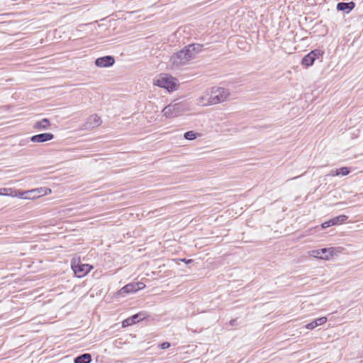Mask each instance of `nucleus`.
Returning <instances> with one entry per match:
<instances>
[{
    "instance_id": "nucleus-1",
    "label": "nucleus",
    "mask_w": 363,
    "mask_h": 363,
    "mask_svg": "<svg viewBox=\"0 0 363 363\" xmlns=\"http://www.w3.org/2000/svg\"><path fill=\"white\" fill-rule=\"evenodd\" d=\"M201 45H189L171 57L169 65L172 69H179L194 59L196 55L201 51Z\"/></svg>"
},
{
    "instance_id": "nucleus-2",
    "label": "nucleus",
    "mask_w": 363,
    "mask_h": 363,
    "mask_svg": "<svg viewBox=\"0 0 363 363\" xmlns=\"http://www.w3.org/2000/svg\"><path fill=\"white\" fill-rule=\"evenodd\" d=\"M189 110L188 105L184 101L173 102L162 109V113L167 118H174L182 115Z\"/></svg>"
},
{
    "instance_id": "nucleus-3",
    "label": "nucleus",
    "mask_w": 363,
    "mask_h": 363,
    "mask_svg": "<svg viewBox=\"0 0 363 363\" xmlns=\"http://www.w3.org/2000/svg\"><path fill=\"white\" fill-rule=\"evenodd\" d=\"M209 91L211 103L213 105L223 103L227 101L230 96V91L223 87H213Z\"/></svg>"
},
{
    "instance_id": "nucleus-4",
    "label": "nucleus",
    "mask_w": 363,
    "mask_h": 363,
    "mask_svg": "<svg viewBox=\"0 0 363 363\" xmlns=\"http://www.w3.org/2000/svg\"><path fill=\"white\" fill-rule=\"evenodd\" d=\"M153 84L172 91L176 88L177 80L172 76L161 74L157 79L153 80Z\"/></svg>"
},
{
    "instance_id": "nucleus-5",
    "label": "nucleus",
    "mask_w": 363,
    "mask_h": 363,
    "mask_svg": "<svg viewBox=\"0 0 363 363\" xmlns=\"http://www.w3.org/2000/svg\"><path fill=\"white\" fill-rule=\"evenodd\" d=\"M52 192L51 189L47 187H40L29 191H20L18 198L23 199H35L42 196L48 195Z\"/></svg>"
},
{
    "instance_id": "nucleus-6",
    "label": "nucleus",
    "mask_w": 363,
    "mask_h": 363,
    "mask_svg": "<svg viewBox=\"0 0 363 363\" xmlns=\"http://www.w3.org/2000/svg\"><path fill=\"white\" fill-rule=\"evenodd\" d=\"M334 248H322L318 250H313L308 252V255L314 257L322 259H329L334 254Z\"/></svg>"
},
{
    "instance_id": "nucleus-7",
    "label": "nucleus",
    "mask_w": 363,
    "mask_h": 363,
    "mask_svg": "<svg viewBox=\"0 0 363 363\" xmlns=\"http://www.w3.org/2000/svg\"><path fill=\"white\" fill-rule=\"evenodd\" d=\"M71 267L74 274L78 277H82L85 276L92 269L91 265L87 264H82L75 260L72 261Z\"/></svg>"
},
{
    "instance_id": "nucleus-8",
    "label": "nucleus",
    "mask_w": 363,
    "mask_h": 363,
    "mask_svg": "<svg viewBox=\"0 0 363 363\" xmlns=\"http://www.w3.org/2000/svg\"><path fill=\"white\" fill-rule=\"evenodd\" d=\"M145 287V284L143 282L130 283L126 284L118 291V295L124 296L125 294L135 293Z\"/></svg>"
},
{
    "instance_id": "nucleus-9",
    "label": "nucleus",
    "mask_w": 363,
    "mask_h": 363,
    "mask_svg": "<svg viewBox=\"0 0 363 363\" xmlns=\"http://www.w3.org/2000/svg\"><path fill=\"white\" fill-rule=\"evenodd\" d=\"M101 123V121L100 117H99L97 115H92L87 118L86 123L83 125V129H93L96 127L99 126Z\"/></svg>"
},
{
    "instance_id": "nucleus-10",
    "label": "nucleus",
    "mask_w": 363,
    "mask_h": 363,
    "mask_svg": "<svg viewBox=\"0 0 363 363\" xmlns=\"http://www.w3.org/2000/svg\"><path fill=\"white\" fill-rule=\"evenodd\" d=\"M347 218L348 217L345 215H340L338 216L330 219L329 220L323 223L322 228H327L333 225L342 224V223L346 221Z\"/></svg>"
},
{
    "instance_id": "nucleus-11",
    "label": "nucleus",
    "mask_w": 363,
    "mask_h": 363,
    "mask_svg": "<svg viewBox=\"0 0 363 363\" xmlns=\"http://www.w3.org/2000/svg\"><path fill=\"white\" fill-rule=\"evenodd\" d=\"M115 60L112 56H104L97 58L95 65L99 67H108L112 66Z\"/></svg>"
},
{
    "instance_id": "nucleus-12",
    "label": "nucleus",
    "mask_w": 363,
    "mask_h": 363,
    "mask_svg": "<svg viewBox=\"0 0 363 363\" xmlns=\"http://www.w3.org/2000/svg\"><path fill=\"white\" fill-rule=\"evenodd\" d=\"M54 138V135L51 133H44L33 135L30 138V141L33 143H44L51 140Z\"/></svg>"
},
{
    "instance_id": "nucleus-13",
    "label": "nucleus",
    "mask_w": 363,
    "mask_h": 363,
    "mask_svg": "<svg viewBox=\"0 0 363 363\" xmlns=\"http://www.w3.org/2000/svg\"><path fill=\"white\" fill-rule=\"evenodd\" d=\"M143 318H145V314L143 313H140L133 315V316H131L123 321V326L125 327V326L133 325L135 323L139 322L140 320H143Z\"/></svg>"
},
{
    "instance_id": "nucleus-14",
    "label": "nucleus",
    "mask_w": 363,
    "mask_h": 363,
    "mask_svg": "<svg viewBox=\"0 0 363 363\" xmlns=\"http://www.w3.org/2000/svg\"><path fill=\"white\" fill-rule=\"evenodd\" d=\"M211 99L210 98V91L206 90L202 96L198 99V104L202 106H211L213 104L211 103Z\"/></svg>"
},
{
    "instance_id": "nucleus-15",
    "label": "nucleus",
    "mask_w": 363,
    "mask_h": 363,
    "mask_svg": "<svg viewBox=\"0 0 363 363\" xmlns=\"http://www.w3.org/2000/svg\"><path fill=\"white\" fill-rule=\"evenodd\" d=\"M0 196L18 198V196H20V191L13 188H1Z\"/></svg>"
},
{
    "instance_id": "nucleus-16",
    "label": "nucleus",
    "mask_w": 363,
    "mask_h": 363,
    "mask_svg": "<svg viewBox=\"0 0 363 363\" xmlns=\"http://www.w3.org/2000/svg\"><path fill=\"white\" fill-rule=\"evenodd\" d=\"M326 322H327V318L326 317H321V318H316L315 320H314L311 323H309L306 324L305 327H306V328H307L308 330H313V329L315 328L316 327H318L319 325H323Z\"/></svg>"
},
{
    "instance_id": "nucleus-17",
    "label": "nucleus",
    "mask_w": 363,
    "mask_h": 363,
    "mask_svg": "<svg viewBox=\"0 0 363 363\" xmlns=\"http://www.w3.org/2000/svg\"><path fill=\"white\" fill-rule=\"evenodd\" d=\"M50 126V122L48 118H43L39 121H37L33 125V128L39 130H47Z\"/></svg>"
},
{
    "instance_id": "nucleus-18",
    "label": "nucleus",
    "mask_w": 363,
    "mask_h": 363,
    "mask_svg": "<svg viewBox=\"0 0 363 363\" xmlns=\"http://www.w3.org/2000/svg\"><path fill=\"white\" fill-rule=\"evenodd\" d=\"M354 7V3L351 1L349 3H338L337 5V9L338 11H345L346 13H349L352 9Z\"/></svg>"
},
{
    "instance_id": "nucleus-19",
    "label": "nucleus",
    "mask_w": 363,
    "mask_h": 363,
    "mask_svg": "<svg viewBox=\"0 0 363 363\" xmlns=\"http://www.w3.org/2000/svg\"><path fill=\"white\" fill-rule=\"evenodd\" d=\"M91 360V357L89 354H82L74 359V363H89Z\"/></svg>"
},
{
    "instance_id": "nucleus-20",
    "label": "nucleus",
    "mask_w": 363,
    "mask_h": 363,
    "mask_svg": "<svg viewBox=\"0 0 363 363\" xmlns=\"http://www.w3.org/2000/svg\"><path fill=\"white\" fill-rule=\"evenodd\" d=\"M315 60L313 57H312V55L310 53H308L302 59L301 63L303 65H305L306 67H309L314 63Z\"/></svg>"
},
{
    "instance_id": "nucleus-21",
    "label": "nucleus",
    "mask_w": 363,
    "mask_h": 363,
    "mask_svg": "<svg viewBox=\"0 0 363 363\" xmlns=\"http://www.w3.org/2000/svg\"><path fill=\"white\" fill-rule=\"evenodd\" d=\"M350 170L348 167H343L335 170V174L340 176H346L349 174Z\"/></svg>"
},
{
    "instance_id": "nucleus-22",
    "label": "nucleus",
    "mask_w": 363,
    "mask_h": 363,
    "mask_svg": "<svg viewBox=\"0 0 363 363\" xmlns=\"http://www.w3.org/2000/svg\"><path fill=\"white\" fill-rule=\"evenodd\" d=\"M197 135H199L198 133H195L194 131H188L186 133H184V138L186 139V140H194L196 138Z\"/></svg>"
},
{
    "instance_id": "nucleus-23",
    "label": "nucleus",
    "mask_w": 363,
    "mask_h": 363,
    "mask_svg": "<svg viewBox=\"0 0 363 363\" xmlns=\"http://www.w3.org/2000/svg\"><path fill=\"white\" fill-rule=\"evenodd\" d=\"M312 57H313L315 60L319 58L320 56L323 55V52L320 50H314L309 52Z\"/></svg>"
},
{
    "instance_id": "nucleus-24",
    "label": "nucleus",
    "mask_w": 363,
    "mask_h": 363,
    "mask_svg": "<svg viewBox=\"0 0 363 363\" xmlns=\"http://www.w3.org/2000/svg\"><path fill=\"white\" fill-rule=\"evenodd\" d=\"M169 347H170V343L168 342H164L160 345V347L162 350L167 349Z\"/></svg>"
},
{
    "instance_id": "nucleus-25",
    "label": "nucleus",
    "mask_w": 363,
    "mask_h": 363,
    "mask_svg": "<svg viewBox=\"0 0 363 363\" xmlns=\"http://www.w3.org/2000/svg\"><path fill=\"white\" fill-rule=\"evenodd\" d=\"M182 262H185V263H186V264H189V263H191V262H193V260H192V259H182Z\"/></svg>"
},
{
    "instance_id": "nucleus-26",
    "label": "nucleus",
    "mask_w": 363,
    "mask_h": 363,
    "mask_svg": "<svg viewBox=\"0 0 363 363\" xmlns=\"http://www.w3.org/2000/svg\"><path fill=\"white\" fill-rule=\"evenodd\" d=\"M330 176H332V177H335V176H337V174H335V170H332L330 174H329Z\"/></svg>"
}]
</instances>
